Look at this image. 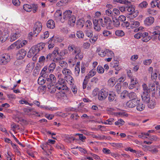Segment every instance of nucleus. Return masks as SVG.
<instances>
[{
  "label": "nucleus",
  "instance_id": "4",
  "mask_svg": "<svg viewBox=\"0 0 160 160\" xmlns=\"http://www.w3.org/2000/svg\"><path fill=\"white\" fill-rule=\"evenodd\" d=\"M65 80L63 78L59 79L58 82L56 84L57 88L60 91L67 90L68 88L65 83Z\"/></svg>",
  "mask_w": 160,
  "mask_h": 160
},
{
  "label": "nucleus",
  "instance_id": "25",
  "mask_svg": "<svg viewBox=\"0 0 160 160\" xmlns=\"http://www.w3.org/2000/svg\"><path fill=\"white\" fill-rule=\"evenodd\" d=\"M41 147L44 151H48L50 149H51V146L50 144H49L47 142L43 143L41 146Z\"/></svg>",
  "mask_w": 160,
  "mask_h": 160
},
{
  "label": "nucleus",
  "instance_id": "38",
  "mask_svg": "<svg viewBox=\"0 0 160 160\" xmlns=\"http://www.w3.org/2000/svg\"><path fill=\"white\" fill-rule=\"evenodd\" d=\"M23 8L27 12H30L32 10V6L29 4H24L23 6Z\"/></svg>",
  "mask_w": 160,
  "mask_h": 160
},
{
  "label": "nucleus",
  "instance_id": "39",
  "mask_svg": "<svg viewBox=\"0 0 160 160\" xmlns=\"http://www.w3.org/2000/svg\"><path fill=\"white\" fill-rule=\"evenodd\" d=\"M105 14L108 17H112V18H114V15L113 14L112 11L109 9H107L106 10Z\"/></svg>",
  "mask_w": 160,
  "mask_h": 160
},
{
  "label": "nucleus",
  "instance_id": "34",
  "mask_svg": "<svg viewBox=\"0 0 160 160\" xmlns=\"http://www.w3.org/2000/svg\"><path fill=\"white\" fill-rule=\"evenodd\" d=\"M140 22L138 21L132 20L130 21V26L132 28L138 27L140 25Z\"/></svg>",
  "mask_w": 160,
  "mask_h": 160
},
{
  "label": "nucleus",
  "instance_id": "23",
  "mask_svg": "<svg viewBox=\"0 0 160 160\" xmlns=\"http://www.w3.org/2000/svg\"><path fill=\"white\" fill-rule=\"evenodd\" d=\"M62 72L63 74L65 76V78H66L68 76H71L72 72L69 69L65 68H63L62 70Z\"/></svg>",
  "mask_w": 160,
  "mask_h": 160
},
{
  "label": "nucleus",
  "instance_id": "12",
  "mask_svg": "<svg viewBox=\"0 0 160 160\" xmlns=\"http://www.w3.org/2000/svg\"><path fill=\"white\" fill-rule=\"evenodd\" d=\"M73 54L75 55V58L76 59H81L83 57V54L81 52V50L78 48H75Z\"/></svg>",
  "mask_w": 160,
  "mask_h": 160
},
{
  "label": "nucleus",
  "instance_id": "64",
  "mask_svg": "<svg viewBox=\"0 0 160 160\" xmlns=\"http://www.w3.org/2000/svg\"><path fill=\"white\" fill-rule=\"evenodd\" d=\"M84 21L82 19H79L77 21V24L81 27H82L84 26Z\"/></svg>",
  "mask_w": 160,
  "mask_h": 160
},
{
  "label": "nucleus",
  "instance_id": "11",
  "mask_svg": "<svg viewBox=\"0 0 160 160\" xmlns=\"http://www.w3.org/2000/svg\"><path fill=\"white\" fill-rule=\"evenodd\" d=\"M103 22V20L102 18H99L98 20L96 19L93 20V23L94 25V30L97 32H99L101 29V27L99 25L98 22H99L102 23Z\"/></svg>",
  "mask_w": 160,
  "mask_h": 160
},
{
  "label": "nucleus",
  "instance_id": "29",
  "mask_svg": "<svg viewBox=\"0 0 160 160\" xmlns=\"http://www.w3.org/2000/svg\"><path fill=\"white\" fill-rule=\"evenodd\" d=\"M54 36H53L51 38H50V39L48 42V48L49 49H50L53 48L54 46V43L55 42V40L53 39Z\"/></svg>",
  "mask_w": 160,
  "mask_h": 160
},
{
  "label": "nucleus",
  "instance_id": "31",
  "mask_svg": "<svg viewBox=\"0 0 160 160\" xmlns=\"http://www.w3.org/2000/svg\"><path fill=\"white\" fill-rule=\"evenodd\" d=\"M116 98V96L114 92H110L108 94V99L109 102L114 100Z\"/></svg>",
  "mask_w": 160,
  "mask_h": 160
},
{
  "label": "nucleus",
  "instance_id": "44",
  "mask_svg": "<svg viewBox=\"0 0 160 160\" xmlns=\"http://www.w3.org/2000/svg\"><path fill=\"white\" fill-rule=\"evenodd\" d=\"M143 89V92L145 93H149L150 92L149 89L148 88L147 85L145 83H143L142 85Z\"/></svg>",
  "mask_w": 160,
  "mask_h": 160
},
{
  "label": "nucleus",
  "instance_id": "43",
  "mask_svg": "<svg viewBox=\"0 0 160 160\" xmlns=\"http://www.w3.org/2000/svg\"><path fill=\"white\" fill-rule=\"evenodd\" d=\"M154 31L152 33L154 35H159L160 34V27L156 26L154 28Z\"/></svg>",
  "mask_w": 160,
  "mask_h": 160
},
{
  "label": "nucleus",
  "instance_id": "20",
  "mask_svg": "<svg viewBox=\"0 0 160 160\" xmlns=\"http://www.w3.org/2000/svg\"><path fill=\"white\" fill-rule=\"evenodd\" d=\"M107 51H108L107 49L103 50L101 49L100 48H98L96 51L100 56L103 57L106 56Z\"/></svg>",
  "mask_w": 160,
  "mask_h": 160
},
{
  "label": "nucleus",
  "instance_id": "18",
  "mask_svg": "<svg viewBox=\"0 0 160 160\" xmlns=\"http://www.w3.org/2000/svg\"><path fill=\"white\" fill-rule=\"evenodd\" d=\"M47 83L48 84L50 83H55L56 82V78L54 75L51 74L49 77L46 78Z\"/></svg>",
  "mask_w": 160,
  "mask_h": 160
},
{
  "label": "nucleus",
  "instance_id": "32",
  "mask_svg": "<svg viewBox=\"0 0 160 160\" xmlns=\"http://www.w3.org/2000/svg\"><path fill=\"white\" fill-rule=\"evenodd\" d=\"M102 35L104 37H111L112 36V32L110 31L107 30H104L102 32Z\"/></svg>",
  "mask_w": 160,
  "mask_h": 160
},
{
  "label": "nucleus",
  "instance_id": "26",
  "mask_svg": "<svg viewBox=\"0 0 160 160\" xmlns=\"http://www.w3.org/2000/svg\"><path fill=\"white\" fill-rule=\"evenodd\" d=\"M136 105V109L138 111H142L145 108V105L142 103V102H140L139 100V101Z\"/></svg>",
  "mask_w": 160,
  "mask_h": 160
},
{
  "label": "nucleus",
  "instance_id": "10",
  "mask_svg": "<svg viewBox=\"0 0 160 160\" xmlns=\"http://www.w3.org/2000/svg\"><path fill=\"white\" fill-rule=\"evenodd\" d=\"M42 29V25L40 22H37L35 23L33 27V33L36 36L38 35L41 31Z\"/></svg>",
  "mask_w": 160,
  "mask_h": 160
},
{
  "label": "nucleus",
  "instance_id": "50",
  "mask_svg": "<svg viewBox=\"0 0 160 160\" xmlns=\"http://www.w3.org/2000/svg\"><path fill=\"white\" fill-rule=\"evenodd\" d=\"M113 14L114 15V17L118 16L120 14V12L119 9L114 8L112 10Z\"/></svg>",
  "mask_w": 160,
  "mask_h": 160
},
{
  "label": "nucleus",
  "instance_id": "33",
  "mask_svg": "<svg viewBox=\"0 0 160 160\" xmlns=\"http://www.w3.org/2000/svg\"><path fill=\"white\" fill-rule=\"evenodd\" d=\"M47 27L53 29L55 27V24L54 21L52 20H48L47 24Z\"/></svg>",
  "mask_w": 160,
  "mask_h": 160
},
{
  "label": "nucleus",
  "instance_id": "42",
  "mask_svg": "<svg viewBox=\"0 0 160 160\" xmlns=\"http://www.w3.org/2000/svg\"><path fill=\"white\" fill-rule=\"evenodd\" d=\"M115 35L120 37H122L124 35V32L122 30H117L115 32Z\"/></svg>",
  "mask_w": 160,
  "mask_h": 160
},
{
  "label": "nucleus",
  "instance_id": "7",
  "mask_svg": "<svg viewBox=\"0 0 160 160\" xmlns=\"http://www.w3.org/2000/svg\"><path fill=\"white\" fill-rule=\"evenodd\" d=\"M20 31L18 28L13 29L10 36V41L13 42L20 36Z\"/></svg>",
  "mask_w": 160,
  "mask_h": 160
},
{
  "label": "nucleus",
  "instance_id": "22",
  "mask_svg": "<svg viewBox=\"0 0 160 160\" xmlns=\"http://www.w3.org/2000/svg\"><path fill=\"white\" fill-rule=\"evenodd\" d=\"M96 73L95 69H92L85 76V79H89L94 76Z\"/></svg>",
  "mask_w": 160,
  "mask_h": 160
},
{
  "label": "nucleus",
  "instance_id": "55",
  "mask_svg": "<svg viewBox=\"0 0 160 160\" xmlns=\"http://www.w3.org/2000/svg\"><path fill=\"white\" fill-rule=\"evenodd\" d=\"M97 71L99 73L102 74L104 73V70L102 66H98L97 68Z\"/></svg>",
  "mask_w": 160,
  "mask_h": 160
},
{
  "label": "nucleus",
  "instance_id": "46",
  "mask_svg": "<svg viewBox=\"0 0 160 160\" xmlns=\"http://www.w3.org/2000/svg\"><path fill=\"white\" fill-rule=\"evenodd\" d=\"M124 123V122L122 119H119L118 120V121L115 122V124L119 127H120Z\"/></svg>",
  "mask_w": 160,
  "mask_h": 160
},
{
  "label": "nucleus",
  "instance_id": "48",
  "mask_svg": "<svg viewBox=\"0 0 160 160\" xmlns=\"http://www.w3.org/2000/svg\"><path fill=\"white\" fill-rule=\"evenodd\" d=\"M33 66L32 64L30 63L28 64L26 67V71L27 72H29L31 71L33 68Z\"/></svg>",
  "mask_w": 160,
  "mask_h": 160
},
{
  "label": "nucleus",
  "instance_id": "63",
  "mask_svg": "<svg viewBox=\"0 0 160 160\" xmlns=\"http://www.w3.org/2000/svg\"><path fill=\"white\" fill-rule=\"evenodd\" d=\"M152 62V60L151 59H149L143 61V63L145 65H149Z\"/></svg>",
  "mask_w": 160,
  "mask_h": 160
},
{
  "label": "nucleus",
  "instance_id": "1",
  "mask_svg": "<svg viewBox=\"0 0 160 160\" xmlns=\"http://www.w3.org/2000/svg\"><path fill=\"white\" fill-rule=\"evenodd\" d=\"M62 12L60 10H57L54 14L55 19L58 21H60L63 22L65 21L68 20L72 16V12L70 10L65 11L62 16Z\"/></svg>",
  "mask_w": 160,
  "mask_h": 160
},
{
  "label": "nucleus",
  "instance_id": "45",
  "mask_svg": "<svg viewBox=\"0 0 160 160\" xmlns=\"http://www.w3.org/2000/svg\"><path fill=\"white\" fill-rule=\"evenodd\" d=\"M148 148L149 151L152 153H156L158 152L157 148H153V146H152L148 147Z\"/></svg>",
  "mask_w": 160,
  "mask_h": 160
},
{
  "label": "nucleus",
  "instance_id": "9",
  "mask_svg": "<svg viewBox=\"0 0 160 160\" xmlns=\"http://www.w3.org/2000/svg\"><path fill=\"white\" fill-rule=\"evenodd\" d=\"M108 95V91L105 89H102L99 92L98 95V98L101 101L105 99Z\"/></svg>",
  "mask_w": 160,
  "mask_h": 160
},
{
  "label": "nucleus",
  "instance_id": "19",
  "mask_svg": "<svg viewBox=\"0 0 160 160\" xmlns=\"http://www.w3.org/2000/svg\"><path fill=\"white\" fill-rule=\"evenodd\" d=\"M142 41L143 42H148L152 38L151 36L148 35V32H144L142 33Z\"/></svg>",
  "mask_w": 160,
  "mask_h": 160
},
{
  "label": "nucleus",
  "instance_id": "21",
  "mask_svg": "<svg viewBox=\"0 0 160 160\" xmlns=\"http://www.w3.org/2000/svg\"><path fill=\"white\" fill-rule=\"evenodd\" d=\"M142 100L146 103L149 102L150 99V95L149 93L143 92L142 95Z\"/></svg>",
  "mask_w": 160,
  "mask_h": 160
},
{
  "label": "nucleus",
  "instance_id": "2",
  "mask_svg": "<svg viewBox=\"0 0 160 160\" xmlns=\"http://www.w3.org/2000/svg\"><path fill=\"white\" fill-rule=\"evenodd\" d=\"M28 41L26 40H18L10 45L8 48V50L15 49L18 50L27 44Z\"/></svg>",
  "mask_w": 160,
  "mask_h": 160
},
{
  "label": "nucleus",
  "instance_id": "41",
  "mask_svg": "<svg viewBox=\"0 0 160 160\" xmlns=\"http://www.w3.org/2000/svg\"><path fill=\"white\" fill-rule=\"evenodd\" d=\"M148 5V2L146 1H143L140 3L138 7L140 8H146Z\"/></svg>",
  "mask_w": 160,
  "mask_h": 160
},
{
  "label": "nucleus",
  "instance_id": "51",
  "mask_svg": "<svg viewBox=\"0 0 160 160\" xmlns=\"http://www.w3.org/2000/svg\"><path fill=\"white\" fill-rule=\"evenodd\" d=\"M65 95V92H57L56 94V97L59 98H60L64 96Z\"/></svg>",
  "mask_w": 160,
  "mask_h": 160
},
{
  "label": "nucleus",
  "instance_id": "8",
  "mask_svg": "<svg viewBox=\"0 0 160 160\" xmlns=\"http://www.w3.org/2000/svg\"><path fill=\"white\" fill-rule=\"evenodd\" d=\"M10 60V57L9 55L7 54H4L0 55V64H7Z\"/></svg>",
  "mask_w": 160,
  "mask_h": 160
},
{
  "label": "nucleus",
  "instance_id": "27",
  "mask_svg": "<svg viewBox=\"0 0 160 160\" xmlns=\"http://www.w3.org/2000/svg\"><path fill=\"white\" fill-rule=\"evenodd\" d=\"M116 83L115 78L114 77L110 78L108 82V85L110 87H113Z\"/></svg>",
  "mask_w": 160,
  "mask_h": 160
},
{
  "label": "nucleus",
  "instance_id": "17",
  "mask_svg": "<svg viewBox=\"0 0 160 160\" xmlns=\"http://www.w3.org/2000/svg\"><path fill=\"white\" fill-rule=\"evenodd\" d=\"M26 54V51L22 49L19 51L17 53L16 57L18 59H22L24 58Z\"/></svg>",
  "mask_w": 160,
  "mask_h": 160
},
{
  "label": "nucleus",
  "instance_id": "3",
  "mask_svg": "<svg viewBox=\"0 0 160 160\" xmlns=\"http://www.w3.org/2000/svg\"><path fill=\"white\" fill-rule=\"evenodd\" d=\"M126 9L129 13L127 16L128 18H133L137 17L138 14V11H135V7L132 5H128L126 7Z\"/></svg>",
  "mask_w": 160,
  "mask_h": 160
},
{
  "label": "nucleus",
  "instance_id": "15",
  "mask_svg": "<svg viewBox=\"0 0 160 160\" xmlns=\"http://www.w3.org/2000/svg\"><path fill=\"white\" fill-rule=\"evenodd\" d=\"M112 22L111 19L108 17H105L104 18V23L102 24V27H106L107 28L110 29L111 28Z\"/></svg>",
  "mask_w": 160,
  "mask_h": 160
},
{
  "label": "nucleus",
  "instance_id": "54",
  "mask_svg": "<svg viewBox=\"0 0 160 160\" xmlns=\"http://www.w3.org/2000/svg\"><path fill=\"white\" fill-rule=\"evenodd\" d=\"M139 138L143 139L148 138V136L146 135V133L141 132L138 135Z\"/></svg>",
  "mask_w": 160,
  "mask_h": 160
},
{
  "label": "nucleus",
  "instance_id": "52",
  "mask_svg": "<svg viewBox=\"0 0 160 160\" xmlns=\"http://www.w3.org/2000/svg\"><path fill=\"white\" fill-rule=\"evenodd\" d=\"M59 65L63 68H66L68 66L67 62L63 61H60L59 62Z\"/></svg>",
  "mask_w": 160,
  "mask_h": 160
},
{
  "label": "nucleus",
  "instance_id": "49",
  "mask_svg": "<svg viewBox=\"0 0 160 160\" xmlns=\"http://www.w3.org/2000/svg\"><path fill=\"white\" fill-rule=\"evenodd\" d=\"M76 35L79 38H83L84 37L83 33L81 31H77L76 33Z\"/></svg>",
  "mask_w": 160,
  "mask_h": 160
},
{
  "label": "nucleus",
  "instance_id": "40",
  "mask_svg": "<svg viewBox=\"0 0 160 160\" xmlns=\"http://www.w3.org/2000/svg\"><path fill=\"white\" fill-rule=\"evenodd\" d=\"M98 38V35L97 34H94L92 38L89 39V41L91 43H95L97 40Z\"/></svg>",
  "mask_w": 160,
  "mask_h": 160
},
{
  "label": "nucleus",
  "instance_id": "60",
  "mask_svg": "<svg viewBox=\"0 0 160 160\" xmlns=\"http://www.w3.org/2000/svg\"><path fill=\"white\" fill-rule=\"evenodd\" d=\"M86 35L88 37H92L93 36L92 32L90 30H87L86 31Z\"/></svg>",
  "mask_w": 160,
  "mask_h": 160
},
{
  "label": "nucleus",
  "instance_id": "47",
  "mask_svg": "<svg viewBox=\"0 0 160 160\" xmlns=\"http://www.w3.org/2000/svg\"><path fill=\"white\" fill-rule=\"evenodd\" d=\"M147 12L149 14L155 15L157 13V11L152 8H148L147 9Z\"/></svg>",
  "mask_w": 160,
  "mask_h": 160
},
{
  "label": "nucleus",
  "instance_id": "58",
  "mask_svg": "<svg viewBox=\"0 0 160 160\" xmlns=\"http://www.w3.org/2000/svg\"><path fill=\"white\" fill-rule=\"evenodd\" d=\"M68 63L71 67H73L75 64V62L74 59H70L68 60Z\"/></svg>",
  "mask_w": 160,
  "mask_h": 160
},
{
  "label": "nucleus",
  "instance_id": "14",
  "mask_svg": "<svg viewBox=\"0 0 160 160\" xmlns=\"http://www.w3.org/2000/svg\"><path fill=\"white\" fill-rule=\"evenodd\" d=\"M39 52L38 46L32 47L28 52V57H31L36 55Z\"/></svg>",
  "mask_w": 160,
  "mask_h": 160
},
{
  "label": "nucleus",
  "instance_id": "16",
  "mask_svg": "<svg viewBox=\"0 0 160 160\" xmlns=\"http://www.w3.org/2000/svg\"><path fill=\"white\" fill-rule=\"evenodd\" d=\"M154 21V18L152 17L146 18L144 20V24L146 26H150L151 25Z\"/></svg>",
  "mask_w": 160,
  "mask_h": 160
},
{
  "label": "nucleus",
  "instance_id": "61",
  "mask_svg": "<svg viewBox=\"0 0 160 160\" xmlns=\"http://www.w3.org/2000/svg\"><path fill=\"white\" fill-rule=\"evenodd\" d=\"M71 88L72 91L74 94H75L77 93V88H76V86L74 84L71 86Z\"/></svg>",
  "mask_w": 160,
  "mask_h": 160
},
{
  "label": "nucleus",
  "instance_id": "57",
  "mask_svg": "<svg viewBox=\"0 0 160 160\" xmlns=\"http://www.w3.org/2000/svg\"><path fill=\"white\" fill-rule=\"evenodd\" d=\"M49 36V32L47 31L45 32L41 36V38L43 39H45L47 38Z\"/></svg>",
  "mask_w": 160,
  "mask_h": 160
},
{
  "label": "nucleus",
  "instance_id": "62",
  "mask_svg": "<svg viewBox=\"0 0 160 160\" xmlns=\"http://www.w3.org/2000/svg\"><path fill=\"white\" fill-rule=\"evenodd\" d=\"M128 95V92L127 91H124L121 94V97L122 99Z\"/></svg>",
  "mask_w": 160,
  "mask_h": 160
},
{
  "label": "nucleus",
  "instance_id": "30",
  "mask_svg": "<svg viewBox=\"0 0 160 160\" xmlns=\"http://www.w3.org/2000/svg\"><path fill=\"white\" fill-rule=\"evenodd\" d=\"M67 81L68 83L70 85V86L74 85V81L72 77L71 76H68L67 77L65 78Z\"/></svg>",
  "mask_w": 160,
  "mask_h": 160
},
{
  "label": "nucleus",
  "instance_id": "35",
  "mask_svg": "<svg viewBox=\"0 0 160 160\" xmlns=\"http://www.w3.org/2000/svg\"><path fill=\"white\" fill-rule=\"evenodd\" d=\"M148 103V107L151 109L153 108L156 105V101L154 99L150 100Z\"/></svg>",
  "mask_w": 160,
  "mask_h": 160
},
{
  "label": "nucleus",
  "instance_id": "6",
  "mask_svg": "<svg viewBox=\"0 0 160 160\" xmlns=\"http://www.w3.org/2000/svg\"><path fill=\"white\" fill-rule=\"evenodd\" d=\"M9 31L7 28L0 30V41L2 42H5L9 36Z\"/></svg>",
  "mask_w": 160,
  "mask_h": 160
},
{
  "label": "nucleus",
  "instance_id": "24",
  "mask_svg": "<svg viewBox=\"0 0 160 160\" xmlns=\"http://www.w3.org/2000/svg\"><path fill=\"white\" fill-rule=\"evenodd\" d=\"M55 83H50L48 84V88L49 90V92L50 93H54L55 92L56 90V86L54 85Z\"/></svg>",
  "mask_w": 160,
  "mask_h": 160
},
{
  "label": "nucleus",
  "instance_id": "13",
  "mask_svg": "<svg viewBox=\"0 0 160 160\" xmlns=\"http://www.w3.org/2000/svg\"><path fill=\"white\" fill-rule=\"evenodd\" d=\"M139 99L138 98L132 99L127 102L126 104V106L130 108L134 107L136 105Z\"/></svg>",
  "mask_w": 160,
  "mask_h": 160
},
{
  "label": "nucleus",
  "instance_id": "53",
  "mask_svg": "<svg viewBox=\"0 0 160 160\" xmlns=\"http://www.w3.org/2000/svg\"><path fill=\"white\" fill-rule=\"evenodd\" d=\"M128 96L131 99H135V98H137V95L136 94L133 92H131L128 93Z\"/></svg>",
  "mask_w": 160,
  "mask_h": 160
},
{
  "label": "nucleus",
  "instance_id": "56",
  "mask_svg": "<svg viewBox=\"0 0 160 160\" xmlns=\"http://www.w3.org/2000/svg\"><path fill=\"white\" fill-rule=\"evenodd\" d=\"M38 8V5L35 4L32 5V11L33 13H35L37 11Z\"/></svg>",
  "mask_w": 160,
  "mask_h": 160
},
{
  "label": "nucleus",
  "instance_id": "36",
  "mask_svg": "<svg viewBox=\"0 0 160 160\" xmlns=\"http://www.w3.org/2000/svg\"><path fill=\"white\" fill-rule=\"evenodd\" d=\"M56 66V64L54 62L51 63L48 67V70L50 72H52Z\"/></svg>",
  "mask_w": 160,
  "mask_h": 160
},
{
  "label": "nucleus",
  "instance_id": "59",
  "mask_svg": "<svg viewBox=\"0 0 160 160\" xmlns=\"http://www.w3.org/2000/svg\"><path fill=\"white\" fill-rule=\"evenodd\" d=\"M115 88L117 92L119 93L121 92V85L119 83H117L115 86Z\"/></svg>",
  "mask_w": 160,
  "mask_h": 160
},
{
  "label": "nucleus",
  "instance_id": "28",
  "mask_svg": "<svg viewBox=\"0 0 160 160\" xmlns=\"http://www.w3.org/2000/svg\"><path fill=\"white\" fill-rule=\"evenodd\" d=\"M68 20V24L71 26H74L76 21L75 16L72 15Z\"/></svg>",
  "mask_w": 160,
  "mask_h": 160
},
{
  "label": "nucleus",
  "instance_id": "37",
  "mask_svg": "<svg viewBox=\"0 0 160 160\" xmlns=\"http://www.w3.org/2000/svg\"><path fill=\"white\" fill-rule=\"evenodd\" d=\"M151 79L152 80H156L158 76V71L157 70H154L153 72L151 74Z\"/></svg>",
  "mask_w": 160,
  "mask_h": 160
},
{
  "label": "nucleus",
  "instance_id": "5",
  "mask_svg": "<svg viewBox=\"0 0 160 160\" xmlns=\"http://www.w3.org/2000/svg\"><path fill=\"white\" fill-rule=\"evenodd\" d=\"M9 31L7 28L0 30V41L2 42H5L9 36Z\"/></svg>",
  "mask_w": 160,
  "mask_h": 160
}]
</instances>
